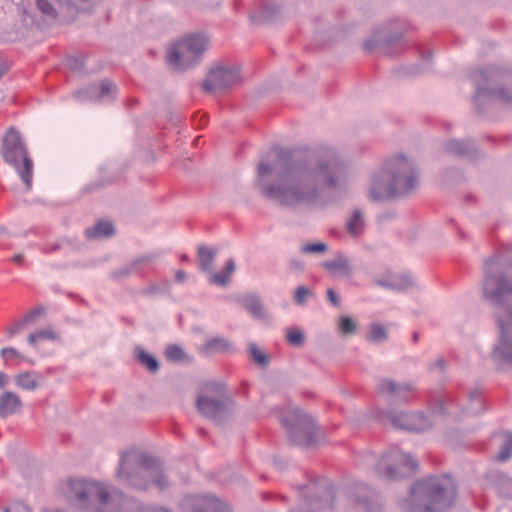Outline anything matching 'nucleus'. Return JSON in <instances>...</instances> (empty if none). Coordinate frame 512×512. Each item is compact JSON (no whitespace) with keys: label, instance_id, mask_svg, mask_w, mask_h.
<instances>
[{"label":"nucleus","instance_id":"680f3d73","mask_svg":"<svg viewBox=\"0 0 512 512\" xmlns=\"http://www.w3.org/2000/svg\"><path fill=\"white\" fill-rule=\"evenodd\" d=\"M430 59H431V52H427L422 55V61H424L426 65H428Z\"/></svg>","mask_w":512,"mask_h":512},{"label":"nucleus","instance_id":"a211bd4d","mask_svg":"<svg viewBox=\"0 0 512 512\" xmlns=\"http://www.w3.org/2000/svg\"><path fill=\"white\" fill-rule=\"evenodd\" d=\"M378 391L395 401H408L413 395V386L410 383H398L391 379H381L378 383Z\"/></svg>","mask_w":512,"mask_h":512},{"label":"nucleus","instance_id":"aec40b11","mask_svg":"<svg viewBox=\"0 0 512 512\" xmlns=\"http://www.w3.org/2000/svg\"><path fill=\"white\" fill-rule=\"evenodd\" d=\"M443 149L447 154L461 157H472L476 151V146L472 140L462 141L458 139H451L444 143Z\"/></svg>","mask_w":512,"mask_h":512},{"label":"nucleus","instance_id":"9d476101","mask_svg":"<svg viewBox=\"0 0 512 512\" xmlns=\"http://www.w3.org/2000/svg\"><path fill=\"white\" fill-rule=\"evenodd\" d=\"M209 39L205 34H189L169 48L166 60L174 70L183 71L196 65L208 48Z\"/></svg>","mask_w":512,"mask_h":512},{"label":"nucleus","instance_id":"b1692460","mask_svg":"<svg viewBox=\"0 0 512 512\" xmlns=\"http://www.w3.org/2000/svg\"><path fill=\"white\" fill-rule=\"evenodd\" d=\"M243 307L255 318L265 319L266 311L257 295H247L242 299Z\"/></svg>","mask_w":512,"mask_h":512},{"label":"nucleus","instance_id":"49530a36","mask_svg":"<svg viewBox=\"0 0 512 512\" xmlns=\"http://www.w3.org/2000/svg\"><path fill=\"white\" fill-rule=\"evenodd\" d=\"M133 512H171V511L168 509L162 508V507H155V506L139 504L135 507Z\"/></svg>","mask_w":512,"mask_h":512},{"label":"nucleus","instance_id":"f257e3e1","mask_svg":"<svg viewBox=\"0 0 512 512\" xmlns=\"http://www.w3.org/2000/svg\"><path fill=\"white\" fill-rule=\"evenodd\" d=\"M347 180L348 166L338 152L321 147L293 160L283 171L277 161H260L255 184L266 200L298 209L318 205L324 191L336 190Z\"/></svg>","mask_w":512,"mask_h":512},{"label":"nucleus","instance_id":"39448f33","mask_svg":"<svg viewBox=\"0 0 512 512\" xmlns=\"http://www.w3.org/2000/svg\"><path fill=\"white\" fill-rule=\"evenodd\" d=\"M455 498L456 487L451 477H429L412 486L405 509L408 512H440L449 508Z\"/></svg>","mask_w":512,"mask_h":512},{"label":"nucleus","instance_id":"c85d7f7f","mask_svg":"<svg viewBox=\"0 0 512 512\" xmlns=\"http://www.w3.org/2000/svg\"><path fill=\"white\" fill-rule=\"evenodd\" d=\"M235 268L236 266L234 260L229 259L222 271L211 275V281L219 286H226L229 283L230 277L235 271Z\"/></svg>","mask_w":512,"mask_h":512},{"label":"nucleus","instance_id":"58836bf2","mask_svg":"<svg viewBox=\"0 0 512 512\" xmlns=\"http://www.w3.org/2000/svg\"><path fill=\"white\" fill-rule=\"evenodd\" d=\"M314 293L306 286H298L295 294L294 301L299 306H305L309 298L313 297Z\"/></svg>","mask_w":512,"mask_h":512},{"label":"nucleus","instance_id":"e2e57ef3","mask_svg":"<svg viewBox=\"0 0 512 512\" xmlns=\"http://www.w3.org/2000/svg\"><path fill=\"white\" fill-rule=\"evenodd\" d=\"M6 374L0 373V388H3L6 385Z\"/></svg>","mask_w":512,"mask_h":512},{"label":"nucleus","instance_id":"f704fd0d","mask_svg":"<svg viewBox=\"0 0 512 512\" xmlns=\"http://www.w3.org/2000/svg\"><path fill=\"white\" fill-rule=\"evenodd\" d=\"M1 357L6 361L15 360L17 363L26 361L28 363H33L30 359H27L24 355H22L18 350L13 347H5L0 351Z\"/></svg>","mask_w":512,"mask_h":512},{"label":"nucleus","instance_id":"a18cd8bd","mask_svg":"<svg viewBox=\"0 0 512 512\" xmlns=\"http://www.w3.org/2000/svg\"><path fill=\"white\" fill-rule=\"evenodd\" d=\"M134 272H137V271H136L135 267L132 266V261H131L130 263L124 265L120 269L114 271L112 273V277L115 279H120L122 277L129 276L130 274H132Z\"/></svg>","mask_w":512,"mask_h":512},{"label":"nucleus","instance_id":"c9c22d12","mask_svg":"<svg viewBox=\"0 0 512 512\" xmlns=\"http://www.w3.org/2000/svg\"><path fill=\"white\" fill-rule=\"evenodd\" d=\"M512 456V433H506L503 444L500 447V451L497 455L499 461H506Z\"/></svg>","mask_w":512,"mask_h":512},{"label":"nucleus","instance_id":"4be33fe9","mask_svg":"<svg viewBox=\"0 0 512 512\" xmlns=\"http://www.w3.org/2000/svg\"><path fill=\"white\" fill-rule=\"evenodd\" d=\"M355 489L356 492L352 495L355 502L361 504L367 511L374 512V493L372 490L365 484H358Z\"/></svg>","mask_w":512,"mask_h":512},{"label":"nucleus","instance_id":"052dcab7","mask_svg":"<svg viewBox=\"0 0 512 512\" xmlns=\"http://www.w3.org/2000/svg\"><path fill=\"white\" fill-rule=\"evenodd\" d=\"M12 261L18 265L22 264L24 261V255L19 253L13 256Z\"/></svg>","mask_w":512,"mask_h":512},{"label":"nucleus","instance_id":"bf43d9fd","mask_svg":"<svg viewBox=\"0 0 512 512\" xmlns=\"http://www.w3.org/2000/svg\"><path fill=\"white\" fill-rule=\"evenodd\" d=\"M175 279L178 282H183L186 279V273L182 270H179L175 274Z\"/></svg>","mask_w":512,"mask_h":512},{"label":"nucleus","instance_id":"2f4dec72","mask_svg":"<svg viewBox=\"0 0 512 512\" xmlns=\"http://www.w3.org/2000/svg\"><path fill=\"white\" fill-rule=\"evenodd\" d=\"M484 411V404L480 397V393L477 389L473 390L469 394V406L467 407V413L471 415L479 414Z\"/></svg>","mask_w":512,"mask_h":512},{"label":"nucleus","instance_id":"8fccbe9b","mask_svg":"<svg viewBox=\"0 0 512 512\" xmlns=\"http://www.w3.org/2000/svg\"><path fill=\"white\" fill-rule=\"evenodd\" d=\"M401 35H393L391 37H388L387 39H376L375 40V47L378 48H384L386 45H391L393 43H396L400 40Z\"/></svg>","mask_w":512,"mask_h":512},{"label":"nucleus","instance_id":"cd10ccee","mask_svg":"<svg viewBox=\"0 0 512 512\" xmlns=\"http://www.w3.org/2000/svg\"><path fill=\"white\" fill-rule=\"evenodd\" d=\"M15 385L21 389L33 391L38 387V381L35 373L23 372L15 377Z\"/></svg>","mask_w":512,"mask_h":512},{"label":"nucleus","instance_id":"4c0bfd02","mask_svg":"<svg viewBox=\"0 0 512 512\" xmlns=\"http://www.w3.org/2000/svg\"><path fill=\"white\" fill-rule=\"evenodd\" d=\"M304 254H322L328 251V245L324 242L306 243L300 247Z\"/></svg>","mask_w":512,"mask_h":512},{"label":"nucleus","instance_id":"338daca9","mask_svg":"<svg viewBox=\"0 0 512 512\" xmlns=\"http://www.w3.org/2000/svg\"><path fill=\"white\" fill-rule=\"evenodd\" d=\"M155 290H156V287H155V286H151V287H150V291H151V292H152V291H155Z\"/></svg>","mask_w":512,"mask_h":512},{"label":"nucleus","instance_id":"603ef678","mask_svg":"<svg viewBox=\"0 0 512 512\" xmlns=\"http://www.w3.org/2000/svg\"><path fill=\"white\" fill-rule=\"evenodd\" d=\"M67 65L70 69L78 71L83 68L84 62L81 58L69 57L67 59Z\"/></svg>","mask_w":512,"mask_h":512},{"label":"nucleus","instance_id":"c03bdc74","mask_svg":"<svg viewBox=\"0 0 512 512\" xmlns=\"http://www.w3.org/2000/svg\"><path fill=\"white\" fill-rule=\"evenodd\" d=\"M499 491L504 497L512 499V478L502 477L499 484Z\"/></svg>","mask_w":512,"mask_h":512},{"label":"nucleus","instance_id":"412c9836","mask_svg":"<svg viewBox=\"0 0 512 512\" xmlns=\"http://www.w3.org/2000/svg\"><path fill=\"white\" fill-rule=\"evenodd\" d=\"M21 406L20 398L14 393L7 391L0 396V418H6L14 414Z\"/></svg>","mask_w":512,"mask_h":512},{"label":"nucleus","instance_id":"bb28decb","mask_svg":"<svg viewBox=\"0 0 512 512\" xmlns=\"http://www.w3.org/2000/svg\"><path fill=\"white\" fill-rule=\"evenodd\" d=\"M136 360L150 372L154 373L159 369V361L155 356L146 352L142 347H136L134 350Z\"/></svg>","mask_w":512,"mask_h":512},{"label":"nucleus","instance_id":"4468645a","mask_svg":"<svg viewBox=\"0 0 512 512\" xmlns=\"http://www.w3.org/2000/svg\"><path fill=\"white\" fill-rule=\"evenodd\" d=\"M383 420L397 429L412 432H422L432 426L430 417L422 412L387 411L383 414Z\"/></svg>","mask_w":512,"mask_h":512},{"label":"nucleus","instance_id":"de8ad7c7","mask_svg":"<svg viewBox=\"0 0 512 512\" xmlns=\"http://www.w3.org/2000/svg\"><path fill=\"white\" fill-rule=\"evenodd\" d=\"M0 512H31V511L23 503L17 502V503H13V504L3 508Z\"/></svg>","mask_w":512,"mask_h":512},{"label":"nucleus","instance_id":"a878e982","mask_svg":"<svg viewBox=\"0 0 512 512\" xmlns=\"http://www.w3.org/2000/svg\"><path fill=\"white\" fill-rule=\"evenodd\" d=\"M365 222L363 213L360 210H354L352 215L346 221V230L353 236H359L364 230Z\"/></svg>","mask_w":512,"mask_h":512},{"label":"nucleus","instance_id":"3c124183","mask_svg":"<svg viewBox=\"0 0 512 512\" xmlns=\"http://www.w3.org/2000/svg\"><path fill=\"white\" fill-rule=\"evenodd\" d=\"M278 8L276 5L268 3L263 8V17L267 20H272L276 15Z\"/></svg>","mask_w":512,"mask_h":512},{"label":"nucleus","instance_id":"ea45409f","mask_svg":"<svg viewBox=\"0 0 512 512\" xmlns=\"http://www.w3.org/2000/svg\"><path fill=\"white\" fill-rule=\"evenodd\" d=\"M206 348L211 352L225 351L230 348V343L225 338L215 337L207 341Z\"/></svg>","mask_w":512,"mask_h":512},{"label":"nucleus","instance_id":"f8f14e48","mask_svg":"<svg viewBox=\"0 0 512 512\" xmlns=\"http://www.w3.org/2000/svg\"><path fill=\"white\" fill-rule=\"evenodd\" d=\"M301 507L290 512H318L330 509L334 500V488L327 480L310 481L300 488Z\"/></svg>","mask_w":512,"mask_h":512},{"label":"nucleus","instance_id":"7ed1b4c3","mask_svg":"<svg viewBox=\"0 0 512 512\" xmlns=\"http://www.w3.org/2000/svg\"><path fill=\"white\" fill-rule=\"evenodd\" d=\"M419 186L415 162L403 154L387 158L371 175L369 196L374 201L405 198Z\"/></svg>","mask_w":512,"mask_h":512},{"label":"nucleus","instance_id":"1a4fd4ad","mask_svg":"<svg viewBox=\"0 0 512 512\" xmlns=\"http://www.w3.org/2000/svg\"><path fill=\"white\" fill-rule=\"evenodd\" d=\"M2 158L13 167L27 190L31 189L33 177V161L20 133L10 128L2 141Z\"/></svg>","mask_w":512,"mask_h":512},{"label":"nucleus","instance_id":"393cba45","mask_svg":"<svg viewBox=\"0 0 512 512\" xmlns=\"http://www.w3.org/2000/svg\"><path fill=\"white\" fill-rule=\"evenodd\" d=\"M322 266L330 273L340 272L343 275H348L351 271L349 259L342 254L337 255L332 260L323 262Z\"/></svg>","mask_w":512,"mask_h":512},{"label":"nucleus","instance_id":"69168bd1","mask_svg":"<svg viewBox=\"0 0 512 512\" xmlns=\"http://www.w3.org/2000/svg\"><path fill=\"white\" fill-rule=\"evenodd\" d=\"M418 338H419V334H418L417 332H415V333L413 334V341H414V342H417V341H418Z\"/></svg>","mask_w":512,"mask_h":512},{"label":"nucleus","instance_id":"13d9d810","mask_svg":"<svg viewBox=\"0 0 512 512\" xmlns=\"http://www.w3.org/2000/svg\"><path fill=\"white\" fill-rule=\"evenodd\" d=\"M445 366V360L443 358H437L433 363L430 364V369L439 368L443 370Z\"/></svg>","mask_w":512,"mask_h":512},{"label":"nucleus","instance_id":"2eb2a0df","mask_svg":"<svg viewBox=\"0 0 512 512\" xmlns=\"http://www.w3.org/2000/svg\"><path fill=\"white\" fill-rule=\"evenodd\" d=\"M241 80L239 69L236 67L217 66L210 70L203 83L206 92L217 93L224 91Z\"/></svg>","mask_w":512,"mask_h":512},{"label":"nucleus","instance_id":"e433bc0d","mask_svg":"<svg viewBox=\"0 0 512 512\" xmlns=\"http://www.w3.org/2000/svg\"><path fill=\"white\" fill-rule=\"evenodd\" d=\"M288 343L293 347H300L305 342L304 333L298 328H291L286 333Z\"/></svg>","mask_w":512,"mask_h":512},{"label":"nucleus","instance_id":"f03ea898","mask_svg":"<svg viewBox=\"0 0 512 512\" xmlns=\"http://www.w3.org/2000/svg\"><path fill=\"white\" fill-rule=\"evenodd\" d=\"M481 290L484 299L498 309L495 314L500 337L492 357L512 364V246L485 260Z\"/></svg>","mask_w":512,"mask_h":512},{"label":"nucleus","instance_id":"6e6552de","mask_svg":"<svg viewBox=\"0 0 512 512\" xmlns=\"http://www.w3.org/2000/svg\"><path fill=\"white\" fill-rule=\"evenodd\" d=\"M363 464L373 467L376 474L389 480L410 476L418 468L417 461L397 446L391 447L379 457L369 452L363 457Z\"/></svg>","mask_w":512,"mask_h":512},{"label":"nucleus","instance_id":"c756f323","mask_svg":"<svg viewBox=\"0 0 512 512\" xmlns=\"http://www.w3.org/2000/svg\"><path fill=\"white\" fill-rule=\"evenodd\" d=\"M217 252V249L207 246H200L198 248V257L203 270L209 271L212 269V264Z\"/></svg>","mask_w":512,"mask_h":512},{"label":"nucleus","instance_id":"09e8293b","mask_svg":"<svg viewBox=\"0 0 512 512\" xmlns=\"http://www.w3.org/2000/svg\"><path fill=\"white\" fill-rule=\"evenodd\" d=\"M43 314V308L37 307L31 310L22 320L28 325L34 323L36 319Z\"/></svg>","mask_w":512,"mask_h":512},{"label":"nucleus","instance_id":"0eeeda50","mask_svg":"<svg viewBox=\"0 0 512 512\" xmlns=\"http://www.w3.org/2000/svg\"><path fill=\"white\" fill-rule=\"evenodd\" d=\"M470 77L475 86L473 100L478 107L490 99L512 102L511 68H478L471 72Z\"/></svg>","mask_w":512,"mask_h":512},{"label":"nucleus","instance_id":"7c9ffc66","mask_svg":"<svg viewBox=\"0 0 512 512\" xmlns=\"http://www.w3.org/2000/svg\"><path fill=\"white\" fill-rule=\"evenodd\" d=\"M27 340L30 345H35L37 342L42 340L56 341L58 340V335L52 328H45L40 329L35 333H31Z\"/></svg>","mask_w":512,"mask_h":512},{"label":"nucleus","instance_id":"f3484780","mask_svg":"<svg viewBox=\"0 0 512 512\" xmlns=\"http://www.w3.org/2000/svg\"><path fill=\"white\" fill-rule=\"evenodd\" d=\"M185 512H232L230 507L211 495H190L184 498Z\"/></svg>","mask_w":512,"mask_h":512},{"label":"nucleus","instance_id":"ddd939ff","mask_svg":"<svg viewBox=\"0 0 512 512\" xmlns=\"http://www.w3.org/2000/svg\"><path fill=\"white\" fill-rule=\"evenodd\" d=\"M206 390L207 392H215V395H198L196 400L197 409L203 416L216 422H220L227 415L232 401L225 392L222 384L209 383L206 385Z\"/></svg>","mask_w":512,"mask_h":512},{"label":"nucleus","instance_id":"6e6d98bb","mask_svg":"<svg viewBox=\"0 0 512 512\" xmlns=\"http://www.w3.org/2000/svg\"><path fill=\"white\" fill-rule=\"evenodd\" d=\"M289 265L292 269L302 271L304 269V263L297 259H291Z\"/></svg>","mask_w":512,"mask_h":512},{"label":"nucleus","instance_id":"a19ab883","mask_svg":"<svg viewBox=\"0 0 512 512\" xmlns=\"http://www.w3.org/2000/svg\"><path fill=\"white\" fill-rule=\"evenodd\" d=\"M166 358L172 362H181L185 358V352L179 345H170L165 351Z\"/></svg>","mask_w":512,"mask_h":512},{"label":"nucleus","instance_id":"473e14b6","mask_svg":"<svg viewBox=\"0 0 512 512\" xmlns=\"http://www.w3.org/2000/svg\"><path fill=\"white\" fill-rule=\"evenodd\" d=\"M388 337L387 330L385 327L378 323H373L370 327V332L367 340L372 343H382Z\"/></svg>","mask_w":512,"mask_h":512},{"label":"nucleus","instance_id":"774afa93","mask_svg":"<svg viewBox=\"0 0 512 512\" xmlns=\"http://www.w3.org/2000/svg\"><path fill=\"white\" fill-rule=\"evenodd\" d=\"M187 259H188L187 255H182V260H187Z\"/></svg>","mask_w":512,"mask_h":512},{"label":"nucleus","instance_id":"423d86ee","mask_svg":"<svg viewBox=\"0 0 512 512\" xmlns=\"http://www.w3.org/2000/svg\"><path fill=\"white\" fill-rule=\"evenodd\" d=\"M67 497L79 509L90 512H116L123 507L124 495L99 482L71 479Z\"/></svg>","mask_w":512,"mask_h":512},{"label":"nucleus","instance_id":"6ab92c4d","mask_svg":"<svg viewBox=\"0 0 512 512\" xmlns=\"http://www.w3.org/2000/svg\"><path fill=\"white\" fill-rule=\"evenodd\" d=\"M376 284L385 289L402 292L414 285L413 279L408 274H392L376 279Z\"/></svg>","mask_w":512,"mask_h":512},{"label":"nucleus","instance_id":"79ce46f5","mask_svg":"<svg viewBox=\"0 0 512 512\" xmlns=\"http://www.w3.org/2000/svg\"><path fill=\"white\" fill-rule=\"evenodd\" d=\"M339 329L343 335H351L356 331V323L349 316H343L339 319Z\"/></svg>","mask_w":512,"mask_h":512},{"label":"nucleus","instance_id":"864d4df0","mask_svg":"<svg viewBox=\"0 0 512 512\" xmlns=\"http://www.w3.org/2000/svg\"><path fill=\"white\" fill-rule=\"evenodd\" d=\"M27 324L20 320L19 322L15 323L12 327L8 329V334L10 337H13L14 335L18 334Z\"/></svg>","mask_w":512,"mask_h":512},{"label":"nucleus","instance_id":"4d7b16f0","mask_svg":"<svg viewBox=\"0 0 512 512\" xmlns=\"http://www.w3.org/2000/svg\"><path fill=\"white\" fill-rule=\"evenodd\" d=\"M60 247H61V243L57 242L52 245L44 246L41 249L44 253H53V252L57 251Z\"/></svg>","mask_w":512,"mask_h":512},{"label":"nucleus","instance_id":"5fc2aeb1","mask_svg":"<svg viewBox=\"0 0 512 512\" xmlns=\"http://www.w3.org/2000/svg\"><path fill=\"white\" fill-rule=\"evenodd\" d=\"M327 297L333 306H335V307L339 306L340 301H339L338 295L335 293V291L333 289L330 288L327 290Z\"/></svg>","mask_w":512,"mask_h":512},{"label":"nucleus","instance_id":"37998d69","mask_svg":"<svg viewBox=\"0 0 512 512\" xmlns=\"http://www.w3.org/2000/svg\"><path fill=\"white\" fill-rule=\"evenodd\" d=\"M155 259L152 254L142 255L132 260V266L135 267L136 271L139 272L142 268L150 265Z\"/></svg>","mask_w":512,"mask_h":512},{"label":"nucleus","instance_id":"dca6fc26","mask_svg":"<svg viewBox=\"0 0 512 512\" xmlns=\"http://www.w3.org/2000/svg\"><path fill=\"white\" fill-rule=\"evenodd\" d=\"M117 93V86L112 81L105 79L74 92L73 97L79 102L95 101L104 103L113 101Z\"/></svg>","mask_w":512,"mask_h":512},{"label":"nucleus","instance_id":"0e129e2a","mask_svg":"<svg viewBox=\"0 0 512 512\" xmlns=\"http://www.w3.org/2000/svg\"><path fill=\"white\" fill-rule=\"evenodd\" d=\"M374 40H370V41H367L365 43V49L366 50H372L374 48V44H373Z\"/></svg>","mask_w":512,"mask_h":512},{"label":"nucleus","instance_id":"72a5a7b5","mask_svg":"<svg viewBox=\"0 0 512 512\" xmlns=\"http://www.w3.org/2000/svg\"><path fill=\"white\" fill-rule=\"evenodd\" d=\"M249 352L253 362L261 368H266L269 364L268 356L259 349L255 343L249 345Z\"/></svg>","mask_w":512,"mask_h":512},{"label":"nucleus","instance_id":"20e7f679","mask_svg":"<svg viewBox=\"0 0 512 512\" xmlns=\"http://www.w3.org/2000/svg\"><path fill=\"white\" fill-rule=\"evenodd\" d=\"M116 478L123 485L139 490H146L152 485L162 490L169 484L160 461L138 449L120 454Z\"/></svg>","mask_w":512,"mask_h":512},{"label":"nucleus","instance_id":"5701e85b","mask_svg":"<svg viewBox=\"0 0 512 512\" xmlns=\"http://www.w3.org/2000/svg\"><path fill=\"white\" fill-rule=\"evenodd\" d=\"M114 226L108 221H98L93 227L85 230L88 239L108 238L114 234Z\"/></svg>","mask_w":512,"mask_h":512},{"label":"nucleus","instance_id":"9b49d317","mask_svg":"<svg viewBox=\"0 0 512 512\" xmlns=\"http://www.w3.org/2000/svg\"><path fill=\"white\" fill-rule=\"evenodd\" d=\"M279 420L292 443L302 446L316 444L315 423L303 411L289 406L280 412Z\"/></svg>","mask_w":512,"mask_h":512}]
</instances>
